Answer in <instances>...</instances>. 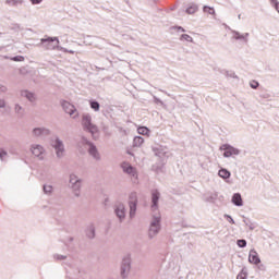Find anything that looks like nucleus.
I'll return each instance as SVG.
<instances>
[{
  "instance_id": "f257e3e1",
  "label": "nucleus",
  "mask_w": 279,
  "mask_h": 279,
  "mask_svg": "<svg viewBox=\"0 0 279 279\" xmlns=\"http://www.w3.org/2000/svg\"><path fill=\"white\" fill-rule=\"evenodd\" d=\"M93 119L90 118V114H83L82 118V125L84 128V130H86L87 132H90V134H93V136H95V134H97V132H99V130L97 129V125L93 124Z\"/></svg>"
},
{
  "instance_id": "f03ea898",
  "label": "nucleus",
  "mask_w": 279,
  "mask_h": 279,
  "mask_svg": "<svg viewBox=\"0 0 279 279\" xmlns=\"http://www.w3.org/2000/svg\"><path fill=\"white\" fill-rule=\"evenodd\" d=\"M160 231V217H155L154 221L150 223V229H149V236H156L158 232Z\"/></svg>"
},
{
  "instance_id": "7ed1b4c3",
  "label": "nucleus",
  "mask_w": 279,
  "mask_h": 279,
  "mask_svg": "<svg viewBox=\"0 0 279 279\" xmlns=\"http://www.w3.org/2000/svg\"><path fill=\"white\" fill-rule=\"evenodd\" d=\"M220 149L225 151L223 153L225 158H230V156H236V154H239V149L228 145H222Z\"/></svg>"
},
{
  "instance_id": "20e7f679",
  "label": "nucleus",
  "mask_w": 279,
  "mask_h": 279,
  "mask_svg": "<svg viewBox=\"0 0 279 279\" xmlns=\"http://www.w3.org/2000/svg\"><path fill=\"white\" fill-rule=\"evenodd\" d=\"M130 216L134 217L136 214V193L130 195Z\"/></svg>"
},
{
  "instance_id": "39448f33",
  "label": "nucleus",
  "mask_w": 279,
  "mask_h": 279,
  "mask_svg": "<svg viewBox=\"0 0 279 279\" xmlns=\"http://www.w3.org/2000/svg\"><path fill=\"white\" fill-rule=\"evenodd\" d=\"M62 106H63V110H64L68 114H70V117H73V114H74V116L77 114V110L75 109V106H73L72 104L64 101V102L62 104Z\"/></svg>"
},
{
  "instance_id": "423d86ee",
  "label": "nucleus",
  "mask_w": 279,
  "mask_h": 279,
  "mask_svg": "<svg viewBox=\"0 0 279 279\" xmlns=\"http://www.w3.org/2000/svg\"><path fill=\"white\" fill-rule=\"evenodd\" d=\"M53 147L57 151V156L60 158L64 154V145L59 140H56L53 143Z\"/></svg>"
},
{
  "instance_id": "0eeeda50",
  "label": "nucleus",
  "mask_w": 279,
  "mask_h": 279,
  "mask_svg": "<svg viewBox=\"0 0 279 279\" xmlns=\"http://www.w3.org/2000/svg\"><path fill=\"white\" fill-rule=\"evenodd\" d=\"M158 199H160V193H158V191L154 190L151 192V202H153L151 209L153 210H156L158 208Z\"/></svg>"
},
{
  "instance_id": "6e6552de",
  "label": "nucleus",
  "mask_w": 279,
  "mask_h": 279,
  "mask_svg": "<svg viewBox=\"0 0 279 279\" xmlns=\"http://www.w3.org/2000/svg\"><path fill=\"white\" fill-rule=\"evenodd\" d=\"M85 147L86 149H88L90 156H93L94 158H99V153H97V148L90 144L89 142H85Z\"/></svg>"
},
{
  "instance_id": "1a4fd4ad",
  "label": "nucleus",
  "mask_w": 279,
  "mask_h": 279,
  "mask_svg": "<svg viewBox=\"0 0 279 279\" xmlns=\"http://www.w3.org/2000/svg\"><path fill=\"white\" fill-rule=\"evenodd\" d=\"M248 262L253 265H258L260 263V258L258 257V253L256 251L250 252Z\"/></svg>"
},
{
  "instance_id": "9d476101",
  "label": "nucleus",
  "mask_w": 279,
  "mask_h": 279,
  "mask_svg": "<svg viewBox=\"0 0 279 279\" xmlns=\"http://www.w3.org/2000/svg\"><path fill=\"white\" fill-rule=\"evenodd\" d=\"M122 169L125 173H129L130 175H133V177L135 175V178H138L136 175V169L130 166V163H126V162L122 163Z\"/></svg>"
},
{
  "instance_id": "9b49d317",
  "label": "nucleus",
  "mask_w": 279,
  "mask_h": 279,
  "mask_svg": "<svg viewBox=\"0 0 279 279\" xmlns=\"http://www.w3.org/2000/svg\"><path fill=\"white\" fill-rule=\"evenodd\" d=\"M232 202L235 206H243V198L241 197V194L235 193L232 196Z\"/></svg>"
},
{
  "instance_id": "f8f14e48",
  "label": "nucleus",
  "mask_w": 279,
  "mask_h": 279,
  "mask_svg": "<svg viewBox=\"0 0 279 279\" xmlns=\"http://www.w3.org/2000/svg\"><path fill=\"white\" fill-rule=\"evenodd\" d=\"M43 151H44V149H43V146H40V145L33 146V148H32V154H34V156H37V158L39 156H43Z\"/></svg>"
},
{
  "instance_id": "ddd939ff",
  "label": "nucleus",
  "mask_w": 279,
  "mask_h": 279,
  "mask_svg": "<svg viewBox=\"0 0 279 279\" xmlns=\"http://www.w3.org/2000/svg\"><path fill=\"white\" fill-rule=\"evenodd\" d=\"M116 215H117V217H119V219H123L125 217V207H123V205H120L116 209Z\"/></svg>"
},
{
  "instance_id": "4468645a",
  "label": "nucleus",
  "mask_w": 279,
  "mask_h": 279,
  "mask_svg": "<svg viewBox=\"0 0 279 279\" xmlns=\"http://www.w3.org/2000/svg\"><path fill=\"white\" fill-rule=\"evenodd\" d=\"M22 97H25L28 101H36V96L27 90L22 92Z\"/></svg>"
},
{
  "instance_id": "2eb2a0df",
  "label": "nucleus",
  "mask_w": 279,
  "mask_h": 279,
  "mask_svg": "<svg viewBox=\"0 0 279 279\" xmlns=\"http://www.w3.org/2000/svg\"><path fill=\"white\" fill-rule=\"evenodd\" d=\"M143 143H145V138H143L141 136H136L133 140V147H141L143 145Z\"/></svg>"
},
{
  "instance_id": "dca6fc26",
  "label": "nucleus",
  "mask_w": 279,
  "mask_h": 279,
  "mask_svg": "<svg viewBox=\"0 0 279 279\" xmlns=\"http://www.w3.org/2000/svg\"><path fill=\"white\" fill-rule=\"evenodd\" d=\"M137 133L142 136H149V129L147 126L137 128Z\"/></svg>"
},
{
  "instance_id": "f3484780",
  "label": "nucleus",
  "mask_w": 279,
  "mask_h": 279,
  "mask_svg": "<svg viewBox=\"0 0 279 279\" xmlns=\"http://www.w3.org/2000/svg\"><path fill=\"white\" fill-rule=\"evenodd\" d=\"M218 175L220 178H222L223 180H228V178H230V171H228L226 169H221V170H219Z\"/></svg>"
},
{
  "instance_id": "a211bd4d",
  "label": "nucleus",
  "mask_w": 279,
  "mask_h": 279,
  "mask_svg": "<svg viewBox=\"0 0 279 279\" xmlns=\"http://www.w3.org/2000/svg\"><path fill=\"white\" fill-rule=\"evenodd\" d=\"M125 271H130V259H124L123 260L122 276L125 274Z\"/></svg>"
},
{
  "instance_id": "6ab92c4d",
  "label": "nucleus",
  "mask_w": 279,
  "mask_h": 279,
  "mask_svg": "<svg viewBox=\"0 0 279 279\" xmlns=\"http://www.w3.org/2000/svg\"><path fill=\"white\" fill-rule=\"evenodd\" d=\"M70 182L74 185V189H77V186H80V181H77V177H75L74 174L70 177Z\"/></svg>"
},
{
  "instance_id": "aec40b11",
  "label": "nucleus",
  "mask_w": 279,
  "mask_h": 279,
  "mask_svg": "<svg viewBox=\"0 0 279 279\" xmlns=\"http://www.w3.org/2000/svg\"><path fill=\"white\" fill-rule=\"evenodd\" d=\"M203 12H205V14H211V16H215V8L204 7Z\"/></svg>"
},
{
  "instance_id": "412c9836",
  "label": "nucleus",
  "mask_w": 279,
  "mask_h": 279,
  "mask_svg": "<svg viewBox=\"0 0 279 279\" xmlns=\"http://www.w3.org/2000/svg\"><path fill=\"white\" fill-rule=\"evenodd\" d=\"M90 108L95 110V112H99V102L97 101H89Z\"/></svg>"
},
{
  "instance_id": "4be33fe9",
  "label": "nucleus",
  "mask_w": 279,
  "mask_h": 279,
  "mask_svg": "<svg viewBox=\"0 0 279 279\" xmlns=\"http://www.w3.org/2000/svg\"><path fill=\"white\" fill-rule=\"evenodd\" d=\"M197 12V5H191L186 9L187 14H195Z\"/></svg>"
},
{
  "instance_id": "5701e85b",
  "label": "nucleus",
  "mask_w": 279,
  "mask_h": 279,
  "mask_svg": "<svg viewBox=\"0 0 279 279\" xmlns=\"http://www.w3.org/2000/svg\"><path fill=\"white\" fill-rule=\"evenodd\" d=\"M181 40H185L186 43H193V37H191V35L183 34L181 36Z\"/></svg>"
},
{
  "instance_id": "b1692460",
  "label": "nucleus",
  "mask_w": 279,
  "mask_h": 279,
  "mask_svg": "<svg viewBox=\"0 0 279 279\" xmlns=\"http://www.w3.org/2000/svg\"><path fill=\"white\" fill-rule=\"evenodd\" d=\"M13 62H24L25 61V57L23 56H17L12 58Z\"/></svg>"
},
{
  "instance_id": "393cba45",
  "label": "nucleus",
  "mask_w": 279,
  "mask_h": 279,
  "mask_svg": "<svg viewBox=\"0 0 279 279\" xmlns=\"http://www.w3.org/2000/svg\"><path fill=\"white\" fill-rule=\"evenodd\" d=\"M44 132L47 133V131L43 130V129H35L34 130L35 136H40V134H43Z\"/></svg>"
},
{
  "instance_id": "a878e982",
  "label": "nucleus",
  "mask_w": 279,
  "mask_h": 279,
  "mask_svg": "<svg viewBox=\"0 0 279 279\" xmlns=\"http://www.w3.org/2000/svg\"><path fill=\"white\" fill-rule=\"evenodd\" d=\"M57 41V45H58V43H60L59 40H58V38H47V39H41V43H53V41Z\"/></svg>"
},
{
  "instance_id": "bb28decb",
  "label": "nucleus",
  "mask_w": 279,
  "mask_h": 279,
  "mask_svg": "<svg viewBox=\"0 0 279 279\" xmlns=\"http://www.w3.org/2000/svg\"><path fill=\"white\" fill-rule=\"evenodd\" d=\"M245 245H247V242L245 240H238L239 247H245Z\"/></svg>"
},
{
  "instance_id": "cd10ccee",
  "label": "nucleus",
  "mask_w": 279,
  "mask_h": 279,
  "mask_svg": "<svg viewBox=\"0 0 279 279\" xmlns=\"http://www.w3.org/2000/svg\"><path fill=\"white\" fill-rule=\"evenodd\" d=\"M9 5H16V3H21V0H7Z\"/></svg>"
},
{
  "instance_id": "c85d7f7f",
  "label": "nucleus",
  "mask_w": 279,
  "mask_h": 279,
  "mask_svg": "<svg viewBox=\"0 0 279 279\" xmlns=\"http://www.w3.org/2000/svg\"><path fill=\"white\" fill-rule=\"evenodd\" d=\"M44 191L45 193H51V191H53V187H51V185H45Z\"/></svg>"
},
{
  "instance_id": "c756f323",
  "label": "nucleus",
  "mask_w": 279,
  "mask_h": 279,
  "mask_svg": "<svg viewBox=\"0 0 279 279\" xmlns=\"http://www.w3.org/2000/svg\"><path fill=\"white\" fill-rule=\"evenodd\" d=\"M270 3L276 8V10L279 12V3L278 0H270Z\"/></svg>"
},
{
  "instance_id": "7c9ffc66",
  "label": "nucleus",
  "mask_w": 279,
  "mask_h": 279,
  "mask_svg": "<svg viewBox=\"0 0 279 279\" xmlns=\"http://www.w3.org/2000/svg\"><path fill=\"white\" fill-rule=\"evenodd\" d=\"M8 156V153H5L3 149L0 148V158L3 160V158Z\"/></svg>"
},
{
  "instance_id": "2f4dec72",
  "label": "nucleus",
  "mask_w": 279,
  "mask_h": 279,
  "mask_svg": "<svg viewBox=\"0 0 279 279\" xmlns=\"http://www.w3.org/2000/svg\"><path fill=\"white\" fill-rule=\"evenodd\" d=\"M257 86H258V82H256V81L251 82V87L252 88H256Z\"/></svg>"
},
{
  "instance_id": "473e14b6",
  "label": "nucleus",
  "mask_w": 279,
  "mask_h": 279,
  "mask_svg": "<svg viewBox=\"0 0 279 279\" xmlns=\"http://www.w3.org/2000/svg\"><path fill=\"white\" fill-rule=\"evenodd\" d=\"M31 2L33 3V5H36L38 3H43V0H31Z\"/></svg>"
},
{
  "instance_id": "72a5a7b5",
  "label": "nucleus",
  "mask_w": 279,
  "mask_h": 279,
  "mask_svg": "<svg viewBox=\"0 0 279 279\" xmlns=\"http://www.w3.org/2000/svg\"><path fill=\"white\" fill-rule=\"evenodd\" d=\"M5 90H7L5 86H1V85H0V92H1V93H5Z\"/></svg>"
},
{
  "instance_id": "f704fd0d",
  "label": "nucleus",
  "mask_w": 279,
  "mask_h": 279,
  "mask_svg": "<svg viewBox=\"0 0 279 279\" xmlns=\"http://www.w3.org/2000/svg\"><path fill=\"white\" fill-rule=\"evenodd\" d=\"M3 106H5V101L0 100V108H3Z\"/></svg>"
},
{
  "instance_id": "c9c22d12",
  "label": "nucleus",
  "mask_w": 279,
  "mask_h": 279,
  "mask_svg": "<svg viewBox=\"0 0 279 279\" xmlns=\"http://www.w3.org/2000/svg\"><path fill=\"white\" fill-rule=\"evenodd\" d=\"M15 110L19 112V110H21V107L16 106Z\"/></svg>"
},
{
  "instance_id": "e433bc0d",
  "label": "nucleus",
  "mask_w": 279,
  "mask_h": 279,
  "mask_svg": "<svg viewBox=\"0 0 279 279\" xmlns=\"http://www.w3.org/2000/svg\"><path fill=\"white\" fill-rule=\"evenodd\" d=\"M92 236H95V231L92 232Z\"/></svg>"
}]
</instances>
